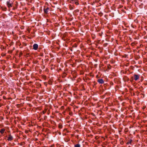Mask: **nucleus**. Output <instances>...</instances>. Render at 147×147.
<instances>
[{
	"label": "nucleus",
	"mask_w": 147,
	"mask_h": 147,
	"mask_svg": "<svg viewBox=\"0 0 147 147\" xmlns=\"http://www.w3.org/2000/svg\"><path fill=\"white\" fill-rule=\"evenodd\" d=\"M7 5L9 8H10L12 6L13 3L11 2L10 0L6 2Z\"/></svg>",
	"instance_id": "nucleus-1"
},
{
	"label": "nucleus",
	"mask_w": 147,
	"mask_h": 147,
	"mask_svg": "<svg viewBox=\"0 0 147 147\" xmlns=\"http://www.w3.org/2000/svg\"><path fill=\"white\" fill-rule=\"evenodd\" d=\"M7 138V140L9 141H11L13 139V136L11 135H9Z\"/></svg>",
	"instance_id": "nucleus-2"
},
{
	"label": "nucleus",
	"mask_w": 147,
	"mask_h": 147,
	"mask_svg": "<svg viewBox=\"0 0 147 147\" xmlns=\"http://www.w3.org/2000/svg\"><path fill=\"white\" fill-rule=\"evenodd\" d=\"M38 47V45L37 44H34L33 45V49L34 50H37Z\"/></svg>",
	"instance_id": "nucleus-3"
},
{
	"label": "nucleus",
	"mask_w": 147,
	"mask_h": 147,
	"mask_svg": "<svg viewBox=\"0 0 147 147\" xmlns=\"http://www.w3.org/2000/svg\"><path fill=\"white\" fill-rule=\"evenodd\" d=\"M97 82L100 84H102L104 83V82L102 79H98L97 80Z\"/></svg>",
	"instance_id": "nucleus-4"
},
{
	"label": "nucleus",
	"mask_w": 147,
	"mask_h": 147,
	"mask_svg": "<svg viewBox=\"0 0 147 147\" xmlns=\"http://www.w3.org/2000/svg\"><path fill=\"white\" fill-rule=\"evenodd\" d=\"M134 79L135 81L137 80L139 78V76L136 74H134Z\"/></svg>",
	"instance_id": "nucleus-5"
},
{
	"label": "nucleus",
	"mask_w": 147,
	"mask_h": 147,
	"mask_svg": "<svg viewBox=\"0 0 147 147\" xmlns=\"http://www.w3.org/2000/svg\"><path fill=\"white\" fill-rule=\"evenodd\" d=\"M49 10V8L48 7L46 9H45L44 11L45 13H47L48 12V10Z\"/></svg>",
	"instance_id": "nucleus-6"
},
{
	"label": "nucleus",
	"mask_w": 147,
	"mask_h": 147,
	"mask_svg": "<svg viewBox=\"0 0 147 147\" xmlns=\"http://www.w3.org/2000/svg\"><path fill=\"white\" fill-rule=\"evenodd\" d=\"M5 129L3 128H2L1 129L0 131V132L1 134H3L4 133V131H5Z\"/></svg>",
	"instance_id": "nucleus-7"
},
{
	"label": "nucleus",
	"mask_w": 147,
	"mask_h": 147,
	"mask_svg": "<svg viewBox=\"0 0 147 147\" xmlns=\"http://www.w3.org/2000/svg\"><path fill=\"white\" fill-rule=\"evenodd\" d=\"M132 141V139H130L128 140V141L127 142V144H131V142Z\"/></svg>",
	"instance_id": "nucleus-8"
},
{
	"label": "nucleus",
	"mask_w": 147,
	"mask_h": 147,
	"mask_svg": "<svg viewBox=\"0 0 147 147\" xmlns=\"http://www.w3.org/2000/svg\"><path fill=\"white\" fill-rule=\"evenodd\" d=\"M80 145L79 144H77L75 145L74 146V147H80Z\"/></svg>",
	"instance_id": "nucleus-9"
},
{
	"label": "nucleus",
	"mask_w": 147,
	"mask_h": 147,
	"mask_svg": "<svg viewBox=\"0 0 147 147\" xmlns=\"http://www.w3.org/2000/svg\"><path fill=\"white\" fill-rule=\"evenodd\" d=\"M75 3L77 5L78 4V3L77 2H76Z\"/></svg>",
	"instance_id": "nucleus-10"
},
{
	"label": "nucleus",
	"mask_w": 147,
	"mask_h": 147,
	"mask_svg": "<svg viewBox=\"0 0 147 147\" xmlns=\"http://www.w3.org/2000/svg\"><path fill=\"white\" fill-rule=\"evenodd\" d=\"M72 1H75L76 0H71Z\"/></svg>",
	"instance_id": "nucleus-11"
}]
</instances>
